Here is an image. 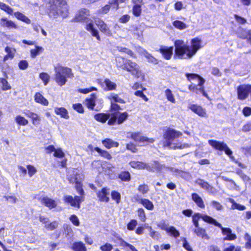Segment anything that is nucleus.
Listing matches in <instances>:
<instances>
[{
  "label": "nucleus",
  "mask_w": 251,
  "mask_h": 251,
  "mask_svg": "<svg viewBox=\"0 0 251 251\" xmlns=\"http://www.w3.org/2000/svg\"><path fill=\"white\" fill-rule=\"evenodd\" d=\"M191 45L186 44L182 40H176L174 44L175 47V59H182L186 55V58H192L202 48L201 40L199 37L192 38L190 41Z\"/></svg>",
  "instance_id": "f257e3e1"
},
{
  "label": "nucleus",
  "mask_w": 251,
  "mask_h": 251,
  "mask_svg": "<svg viewBox=\"0 0 251 251\" xmlns=\"http://www.w3.org/2000/svg\"><path fill=\"white\" fill-rule=\"evenodd\" d=\"M108 113H98L94 115L95 119L100 123L104 124L107 121L108 126L120 125L124 123L128 118L129 115L126 111L121 114H116L113 116V112L108 109Z\"/></svg>",
  "instance_id": "f03ea898"
},
{
  "label": "nucleus",
  "mask_w": 251,
  "mask_h": 251,
  "mask_svg": "<svg viewBox=\"0 0 251 251\" xmlns=\"http://www.w3.org/2000/svg\"><path fill=\"white\" fill-rule=\"evenodd\" d=\"M115 65L118 70L128 72L136 78H139L142 75L139 66L136 62L123 56L116 57Z\"/></svg>",
  "instance_id": "7ed1b4c3"
},
{
  "label": "nucleus",
  "mask_w": 251,
  "mask_h": 251,
  "mask_svg": "<svg viewBox=\"0 0 251 251\" xmlns=\"http://www.w3.org/2000/svg\"><path fill=\"white\" fill-rule=\"evenodd\" d=\"M54 80L60 86L64 85L67 81V78H72L74 74L72 70L67 67H63L59 64L54 68Z\"/></svg>",
  "instance_id": "20e7f679"
},
{
  "label": "nucleus",
  "mask_w": 251,
  "mask_h": 251,
  "mask_svg": "<svg viewBox=\"0 0 251 251\" xmlns=\"http://www.w3.org/2000/svg\"><path fill=\"white\" fill-rule=\"evenodd\" d=\"M108 99L110 102L109 108L113 112V116L116 114H121L122 112H120L121 110H122L121 107L116 102L124 104L126 102L125 100L121 98L118 94L115 93H111L108 97Z\"/></svg>",
  "instance_id": "39448f33"
},
{
  "label": "nucleus",
  "mask_w": 251,
  "mask_h": 251,
  "mask_svg": "<svg viewBox=\"0 0 251 251\" xmlns=\"http://www.w3.org/2000/svg\"><path fill=\"white\" fill-rule=\"evenodd\" d=\"M182 133L174 129L168 127L163 133V138L165 141L164 146L170 147L172 145L173 141L176 138L181 136Z\"/></svg>",
  "instance_id": "423d86ee"
},
{
  "label": "nucleus",
  "mask_w": 251,
  "mask_h": 251,
  "mask_svg": "<svg viewBox=\"0 0 251 251\" xmlns=\"http://www.w3.org/2000/svg\"><path fill=\"white\" fill-rule=\"evenodd\" d=\"M201 219L208 224L217 227L221 226V224L213 217L207 215H201L200 213H195L192 215V222L195 226H198V222Z\"/></svg>",
  "instance_id": "0eeeda50"
},
{
  "label": "nucleus",
  "mask_w": 251,
  "mask_h": 251,
  "mask_svg": "<svg viewBox=\"0 0 251 251\" xmlns=\"http://www.w3.org/2000/svg\"><path fill=\"white\" fill-rule=\"evenodd\" d=\"M209 144L215 150L221 151H224L225 153L230 157H232V151L226 143L215 140H208Z\"/></svg>",
  "instance_id": "6e6552de"
},
{
  "label": "nucleus",
  "mask_w": 251,
  "mask_h": 251,
  "mask_svg": "<svg viewBox=\"0 0 251 251\" xmlns=\"http://www.w3.org/2000/svg\"><path fill=\"white\" fill-rule=\"evenodd\" d=\"M90 15V11L87 8H80L75 14L71 22L84 23L89 20L88 17Z\"/></svg>",
  "instance_id": "1a4fd4ad"
},
{
  "label": "nucleus",
  "mask_w": 251,
  "mask_h": 251,
  "mask_svg": "<svg viewBox=\"0 0 251 251\" xmlns=\"http://www.w3.org/2000/svg\"><path fill=\"white\" fill-rule=\"evenodd\" d=\"M63 201L65 203L70 204L71 206L79 209L81 203L84 201L82 197L75 196L73 197L71 195H66L63 197Z\"/></svg>",
  "instance_id": "9d476101"
},
{
  "label": "nucleus",
  "mask_w": 251,
  "mask_h": 251,
  "mask_svg": "<svg viewBox=\"0 0 251 251\" xmlns=\"http://www.w3.org/2000/svg\"><path fill=\"white\" fill-rule=\"evenodd\" d=\"M132 201L142 204L148 210L151 211L154 209V205L151 201L148 199L140 198V196L138 194L133 196Z\"/></svg>",
  "instance_id": "9b49d317"
},
{
  "label": "nucleus",
  "mask_w": 251,
  "mask_h": 251,
  "mask_svg": "<svg viewBox=\"0 0 251 251\" xmlns=\"http://www.w3.org/2000/svg\"><path fill=\"white\" fill-rule=\"evenodd\" d=\"M237 37L242 40H247V41L251 43V29H247L246 28L239 27L236 32Z\"/></svg>",
  "instance_id": "f8f14e48"
},
{
  "label": "nucleus",
  "mask_w": 251,
  "mask_h": 251,
  "mask_svg": "<svg viewBox=\"0 0 251 251\" xmlns=\"http://www.w3.org/2000/svg\"><path fill=\"white\" fill-rule=\"evenodd\" d=\"M130 138L135 142L138 143H153L154 142V139L141 136L139 132H131Z\"/></svg>",
  "instance_id": "ddd939ff"
},
{
  "label": "nucleus",
  "mask_w": 251,
  "mask_h": 251,
  "mask_svg": "<svg viewBox=\"0 0 251 251\" xmlns=\"http://www.w3.org/2000/svg\"><path fill=\"white\" fill-rule=\"evenodd\" d=\"M173 47H167L161 46L158 51L162 54L163 57L166 60H170L173 55Z\"/></svg>",
  "instance_id": "4468645a"
},
{
  "label": "nucleus",
  "mask_w": 251,
  "mask_h": 251,
  "mask_svg": "<svg viewBox=\"0 0 251 251\" xmlns=\"http://www.w3.org/2000/svg\"><path fill=\"white\" fill-rule=\"evenodd\" d=\"M189 108L201 117L206 118L207 117L206 110L201 105L192 104L189 105Z\"/></svg>",
  "instance_id": "2eb2a0df"
},
{
  "label": "nucleus",
  "mask_w": 251,
  "mask_h": 251,
  "mask_svg": "<svg viewBox=\"0 0 251 251\" xmlns=\"http://www.w3.org/2000/svg\"><path fill=\"white\" fill-rule=\"evenodd\" d=\"M25 116L31 119L32 124L34 126H38L40 124L41 117L36 113L29 110H26L23 112Z\"/></svg>",
  "instance_id": "dca6fc26"
},
{
  "label": "nucleus",
  "mask_w": 251,
  "mask_h": 251,
  "mask_svg": "<svg viewBox=\"0 0 251 251\" xmlns=\"http://www.w3.org/2000/svg\"><path fill=\"white\" fill-rule=\"evenodd\" d=\"M188 89L196 94L201 93L205 97H207V94L204 90L203 85H199V82L197 85L192 83L188 86Z\"/></svg>",
  "instance_id": "f3484780"
},
{
  "label": "nucleus",
  "mask_w": 251,
  "mask_h": 251,
  "mask_svg": "<svg viewBox=\"0 0 251 251\" xmlns=\"http://www.w3.org/2000/svg\"><path fill=\"white\" fill-rule=\"evenodd\" d=\"M109 189L104 187L98 192L97 196L100 201L108 202L109 201Z\"/></svg>",
  "instance_id": "a211bd4d"
},
{
  "label": "nucleus",
  "mask_w": 251,
  "mask_h": 251,
  "mask_svg": "<svg viewBox=\"0 0 251 251\" xmlns=\"http://www.w3.org/2000/svg\"><path fill=\"white\" fill-rule=\"evenodd\" d=\"M88 148L92 151H96L101 157L104 159L110 160L112 158L111 154L106 150H102L98 147L93 148L92 145H89Z\"/></svg>",
  "instance_id": "6ab92c4d"
},
{
  "label": "nucleus",
  "mask_w": 251,
  "mask_h": 251,
  "mask_svg": "<svg viewBox=\"0 0 251 251\" xmlns=\"http://www.w3.org/2000/svg\"><path fill=\"white\" fill-rule=\"evenodd\" d=\"M53 3L55 5H58L61 7L62 9H58L57 14L64 17L68 13V9L66 6H63L66 5V2L65 0H52Z\"/></svg>",
  "instance_id": "aec40b11"
},
{
  "label": "nucleus",
  "mask_w": 251,
  "mask_h": 251,
  "mask_svg": "<svg viewBox=\"0 0 251 251\" xmlns=\"http://www.w3.org/2000/svg\"><path fill=\"white\" fill-rule=\"evenodd\" d=\"M96 25L99 28L101 32L107 36H111L112 32L107 25L102 20L98 21Z\"/></svg>",
  "instance_id": "412c9836"
},
{
  "label": "nucleus",
  "mask_w": 251,
  "mask_h": 251,
  "mask_svg": "<svg viewBox=\"0 0 251 251\" xmlns=\"http://www.w3.org/2000/svg\"><path fill=\"white\" fill-rule=\"evenodd\" d=\"M98 83L101 87H103L104 84H105L106 87L104 89L105 91L115 90L117 87L116 84L115 82L111 81L108 78H105L103 82H102L101 80H99Z\"/></svg>",
  "instance_id": "4be33fe9"
},
{
  "label": "nucleus",
  "mask_w": 251,
  "mask_h": 251,
  "mask_svg": "<svg viewBox=\"0 0 251 251\" xmlns=\"http://www.w3.org/2000/svg\"><path fill=\"white\" fill-rule=\"evenodd\" d=\"M0 25L2 27H6L8 29H17L18 25L12 21L8 20L5 17L1 18L0 19Z\"/></svg>",
  "instance_id": "5701e85b"
},
{
  "label": "nucleus",
  "mask_w": 251,
  "mask_h": 251,
  "mask_svg": "<svg viewBox=\"0 0 251 251\" xmlns=\"http://www.w3.org/2000/svg\"><path fill=\"white\" fill-rule=\"evenodd\" d=\"M41 203L50 209L55 208L57 206L56 201L48 197H44L40 200Z\"/></svg>",
  "instance_id": "b1692460"
},
{
  "label": "nucleus",
  "mask_w": 251,
  "mask_h": 251,
  "mask_svg": "<svg viewBox=\"0 0 251 251\" xmlns=\"http://www.w3.org/2000/svg\"><path fill=\"white\" fill-rule=\"evenodd\" d=\"M85 28L87 31L90 32L92 36L95 37L98 41H100L101 40L98 30L95 28L92 23H89L86 25Z\"/></svg>",
  "instance_id": "393cba45"
},
{
  "label": "nucleus",
  "mask_w": 251,
  "mask_h": 251,
  "mask_svg": "<svg viewBox=\"0 0 251 251\" xmlns=\"http://www.w3.org/2000/svg\"><path fill=\"white\" fill-rule=\"evenodd\" d=\"M185 76L189 81H191L195 79H198L199 85H203L205 83V79L197 74L186 73Z\"/></svg>",
  "instance_id": "a878e982"
},
{
  "label": "nucleus",
  "mask_w": 251,
  "mask_h": 251,
  "mask_svg": "<svg viewBox=\"0 0 251 251\" xmlns=\"http://www.w3.org/2000/svg\"><path fill=\"white\" fill-rule=\"evenodd\" d=\"M34 101L38 103L41 104L44 106H48L49 102L40 92H36L34 96Z\"/></svg>",
  "instance_id": "bb28decb"
},
{
  "label": "nucleus",
  "mask_w": 251,
  "mask_h": 251,
  "mask_svg": "<svg viewBox=\"0 0 251 251\" xmlns=\"http://www.w3.org/2000/svg\"><path fill=\"white\" fill-rule=\"evenodd\" d=\"M96 94L93 93L90 95L89 98L85 99L86 105L88 109L90 110H93L94 109L96 105Z\"/></svg>",
  "instance_id": "cd10ccee"
},
{
  "label": "nucleus",
  "mask_w": 251,
  "mask_h": 251,
  "mask_svg": "<svg viewBox=\"0 0 251 251\" xmlns=\"http://www.w3.org/2000/svg\"><path fill=\"white\" fill-rule=\"evenodd\" d=\"M196 183L200 185L202 189L207 191L211 192L213 189V187L212 185H211L208 182L202 179H197L196 180Z\"/></svg>",
  "instance_id": "c85d7f7f"
},
{
  "label": "nucleus",
  "mask_w": 251,
  "mask_h": 251,
  "mask_svg": "<svg viewBox=\"0 0 251 251\" xmlns=\"http://www.w3.org/2000/svg\"><path fill=\"white\" fill-rule=\"evenodd\" d=\"M101 143L103 146L107 149H110L113 147L117 148L119 146L118 142L114 141L110 138H105L102 140Z\"/></svg>",
  "instance_id": "c756f323"
},
{
  "label": "nucleus",
  "mask_w": 251,
  "mask_h": 251,
  "mask_svg": "<svg viewBox=\"0 0 251 251\" xmlns=\"http://www.w3.org/2000/svg\"><path fill=\"white\" fill-rule=\"evenodd\" d=\"M75 188L79 195V196H78L82 197V200L84 201L85 192L83 188V184L81 182L78 181L76 177L75 178Z\"/></svg>",
  "instance_id": "7c9ffc66"
},
{
  "label": "nucleus",
  "mask_w": 251,
  "mask_h": 251,
  "mask_svg": "<svg viewBox=\"0 0 251 251\" xmlns=\"http://www.w3.org/2000/svg\"><path fill=\"white\" fill-rule=\"evenodd\" d=\"M4 50L7 53V54L3 57V62L6 61L8 59H12L14 57L15 54L16 52L15 49H11V48L7 46L5 48Z\"/></svg>",
  "instance_id": "2f4dec72"
},
{
  "label": "nucleus",
  "mask_w": 251,
  "mask_h": 251,
  "mask_svg": "<svg viewBox=\"0 0 251 251\" xmlns=\"http://www.w3.org/2000/svg\"><path fill=\"white\" fill-rule=\"evenodd\" d=\"M54 112L56 115H59L62 118L65 119L69 118L68 111L64 107H55Z\"/></svg>",
  "instance_id": "473e14b6"
},
{
  "label": "nucleus",
  "mask_w": 251,
  "mask_h": 251,
  "mask_svg": "<svg viewBox=\"0 0 251 251\" xmlns=\"http://www.w3.org/2000/svg\"><path fill=\"white\" fill-rule=\"evenodd\" d=\"M192 199L198 207L201 208H205V205L202 198L198 194L192 193Z\"/></svg>",
  "instance_id": "72a5a7b5"
},
{
  "label": "nucleus",
  "mask_w": 251,
  "mask_h": 251,
  "mask_svg": "<svg viewBox=\"0 0 251 251\" xmlns=\"http://www.w3.org/2000/svg\"><path fill=\"white\" fill-rule=\"evenodd\" d=\"M71 249L74 251H87V249L85 245L82 242H74Z\"/></svg>",
  "instance_id": "f704fd0d"
},
{
  "label": "nucleus",
  "mask_w": 251,
  "mask_h": 251,
  "mask_svg": "<svg viewBox=\"0 0 251 251\" xmlns=\"http://www.w3.org/2000/svg\"><path fill=\"white\" fill-rule=\"evenodd\" d=\"M14 15L18 20L22 21L26 24H30L31 23V20L25 15L19 11L14 12Z\"/></svg>",
  "instance_id": "c9c22d12"
},
{
  "label": "nucleus",
  "mask_w": 251,
  "mask_h": 251,
  "mask_svg": "<svg viewBox=\"0 0 251 251\" xmlns=\"http://www.w3.org/2000/svg\"><path fill=\"white\" fill-rule=\"evenodd\" d=\"M165 168V165L161 164L158 161H154L149 171L154 172H160Z\"/></svg>",
  "instance_id": "e433bc0d"
},
{
  "label": "nucleus",
  "mask_w": 251,
  "mask_h": 251,
  "mask_svg": "<svg viewBox=\"0 0 251 251\" xmlns=\"http://www.w3.org/2000/svg\"><path fill=\"white\" fill-rule=\"evenodd\" d=\"M117 50L120 52L125 53L130 57L134 58H136V55L134 52L128 48L124 47L118 46L117 47Z\"/></svg>",
  "instance_id": "4c0bfd02"
},
{
  "label": "nucleus",
  "mask_w": 251,
  "mask_h": 251,
  "mask_svg": "<svg viewBox=\"0 0 251 251\" xmlns=\"http://www.w3.org/2000/svg\"><path fill=\"white\" fill-rule=\"evenodd\" d=\"M130 165L134 168H137L139 169H144L147 168V165L141 161H132L129 162Z\"/></svg>",
  "instance_id": "58836bf2"
},
{
  "label": "nucleus",
  "mask_w": 251,
  "mask_h": 251,
  "mask_svg": "<svg viewBox=\"0 0 251 251\" xmlns=\"http://www.w3.org/2000/svg\"><path fill=\"white\" fill-rule=\"evenodd\" d=\"M15 121L20 126H25L28 125L29 122L24 117L21 115H17L15 118Z\"/></svg>",
  "instance_id": "ea45409f"
},
{
  "label": "nucleus",
  "mask_w": 251,
  "mask_h": 251,
  "mask_svg": "<svg viewBox=\"0 0 251 251\" xmlns=\"http://www.w3.org/2000/svg\"><path fill=\"white\" fill-rule=\"evenodd\" d=\"M118 178L123 181L128 182L131 179V176L127 171H122L118 175Z\"/></svg>",
  "instance_id": "a19ab883"
},
{
  "label": "nucleus",
  "mask_w": 251,
  "mask_h": 251,
  "mask_svg": "<svg viewBox=\"0 0 251 251\" xmlns=\"http://www.w3.org/2000/svg\"><path fill=\"white\" fill-rule=\"evenodd\" d=\"M43 51L44 49L42 47L35 46L34 49H31L30 50V57L32 58H35Z\"/></svg>",
  "instance_id": "79ce46f5"
},
{
  "label": "nucleus",
  "mask_w": 251,
  "mask_h": 251,
  "mask_svg": "<svg viewBox=\"0 0 251 251\" xmlns=\"http://www.w3.org/2000/svg\"><path fill=\"white\" fill-rule=\"evenodd\" d=\"M142 5L141 4H133L132 8V12L133 15L135 17H139L142 14Z\"/></svg>",
  "instance_id": "37998d69"
},
{
  "label": "nucleus",
  "mask_w": 251,
  "mask_h": 251,
  "mask_svg": "<svg viewBox=\"0 0 251 251\" xmlns=\"http://www.w3.org/2000/svg\"><path fill=\"white\" fill-rule=\"evenodd\" d=\"M161 229L166 231L168 233H169L171 235H179V232L174 226H171L169 227L166 226H163Z\"/></svg>",
  "instance_id": "c03bdc74"
},
{
  "label": "nucleus",
  "mask_w": 251,
  "mask_h": 251,
  "mask_svg": "<svg viewBox=\"0 0 251 251\" xmlns=\"http://www.w3.org/2000/svg\"><path fill=\"white\" fill-rule=\"evenodd\" d=\"M0 83L1 84V89L3 91L9 90L11 89V85L4 78L0 77Z\"/></svg>",
  "instance_id": "a18cd8bd"
},
{
  "label": "nucleus",
  "mask_w": 251,
  "mask_h": 251,
  "mask_svg": "<svg viewBox=\"0 0 251 251\" xmlns=\"http://www.w3.org/2000/svg\"><path fill=\"white\" fill-rule=\"evenodd\" d=\"M172 24L175 28L179 30L184 29L187 27L185 23L179 20L174 21Z\"/></svg>",
  "instance_id": "49530a36"
},
{
  "label": "nucleus",
  "mask_w": 251,
  "mask_h": 251,
  "mask_svg": "<svg viewBox=\"0 0 251 251\" xmlns=\"http://www.w3.org/2000/svg\"><path fill=\"white\" fill-rule=\"evenodd\" d=\"M0 9L9 15H11L13 14V9L4 3L0 2Z\"/></svg>",
  "instance_id": "de8ad7c7"
},
{
  "label": "nucleus",
  "mask_w": 251,
  "mask_h": 251,
  "mask_svg": "<svg viewBox=\"0 0 251 251\" xmlns=\"http://www.w3.org/2000/svg\"><path fill=\"white\" fill-rule=\"evenodd\" d=\"M165 95L167 100L173 103L176 102V100L172 93V91L170 89H167L165 91Z\"/></svg>",
  "instance_id": "09e8293b"
},
{
  "label": "nucleus",
  "mask_w": 251,
  "mask_h": 251,
  "mask_svg": "<svg viewBox=\"0 0 251 251\" xmlns=\"http://www.w3.org/2000/svg\"><path fill=\"white\" fill-rule=\"evenodd\" d=\"M111 196L112 199L115 201L117 204L120 202L121 196L119 192L115 190L112 191Z\"/></svg>",
  "instance_id": "8fccbe9b"
},
{
  "label": "nucleus",
  "mask_w": 251,
  "mask_h": 251,
  "mask_svg": "<svg viewBox=\"0 0 251 251\" xmlns=\"http://www.w3.org/2000/svg\"><path fill=\"white\" fill-rule=\"evenodd\" d=\"M230 201L232 203L231 207L232 209H237L240 211H243L246 209V207L244 205L236 202L233 200H231Z\"/></svg>",
  "instance_id": "3c124183"
},
{
  "label": "nucleus",
  "mask_w": 251,
  "mask_h": 251,
  "mask_svg": "<svg viewBox=\"0 0 251 251\" xmlns=\"http://www.w3.org/2000/svg\"><path fill=\"white\" fill-rule=\"evenodd\" d=\"M58 226V222L54 221L50 223H47L45 225V227L48 230H53L56 229Z\"/></svg>",
  "instance_id": "603ef678"
},
{
  "label": "nucleus",
  "mask_w": 251,
  "mask_h": 251,
  "mask_svg": "<svg viewBox=\"0 0 251 251\" xmlns=\"http://www.w3.org/2000/svg\"><path fill=\"white\" fill-rule=\"evenodd\" d=\"M39 77L43 81L45 85H47L49 83L50 80V76L47 73H41L39 75Z\"/></svg>",
  "instance_id": "864d4df0"
},
{
  "label": "nucleus",
  "mask_w": 251,
  "mask_h": 251,
  "mask_svg": "<svg viewBox=\"0 0 251 251\" xmlns=\"http://www.w3.org/2000/svg\"><path fill=\"white\" fill-rule=\"evenodd\" d=\"M138 191L143 195L147 194L149 190V187L146 184H141L138 186Z\"/></svg>",
  "instance_id": "5fc2aeb1"
},
{
  "label": "nucleus",
  "mask_w": 251,
  "mask_h": 251,
  "mask_svg": "<svg viewBox=\"0 0 251 251\" xmlns=\"http://www.w3.org/2000/svg\"><path fill=\"white\" fill-rule=\"evenodd\" d=\"M126 149L132 153H136L138 151V149L135 144L132 142H129L126 144Z\"/></svg>",
  "instance_id": "6e6d98bb"
},
{
  "label": "nucleus",
  "mask_w": 251,
  "mask_h": 251,
  "mask_svg": "<svg viewBox=\"0 0 251 251\" xmlns=\"http://www.w3.org/2000/svg\"><path fill=\"white\" fill-rule=\"evenodd\" d=\"M26 168L27 170V173L29 177H32L37 172L36 169L32 165H26Z\"/></svg>",
  "instance_id": "4d7b16f0"
},
{
  "label": "nucleus",
  "mask_w": 251,
  "mask_h": 251,
  "mask_svg": "<svg viewBox=\"0 0 251 251\" xmlns=\"http://www.w3.org/2000/svg\"><path fill=\"white\" fill-rule=\"evenodd\" d=\"M53 156L57 158H62L65 157V153L61 148H58L55 149Z\"/></svg>",
  "instance_id": "13d9d810"
},
{
  "label": "nucleus",
  "mask_w": 251,
  "mask_h": 251,
  "mask_svg": "<svg viewBox=\"0 0 251 251\" xmlns=\"http://www.w3.org/2000/svg\"><path fill=\"white\" fill-rule=\"evenodd\" d=\"M138 216L142 222H145L146 219V216L145 212V210L142 208H138L137 210Z\"/></svg>",
  "instance_id": "bf43d9fd"
},
{
  "label": "nucleus",
  "mask_w": 251,
  "mask_h": 251,
  "mask_svg": "<svg viewBox=\"0 0 251 251\" xmlns=\"http://www.w3.org/2000/svg\"><path fill=\"white\" fill-rule=\"evenodd\" d=\"M146 90L145 88H142V91L138 90L134 92V95L137 96L142 98L145 101H148L149 99L147 96L143 93V91Z\"/></svg>",
  "instance_id": "052dcab7"
},
{
  "label": "nucleus",
  "mask_w": 251,
  "mask_h": 251,
  "mask_svg": "<svg viewBox=\"0 0 251 251\" xmlns=\"http://www.w3.org/2000/svg\"><path fill=\"white\" fill-rule=\"evenodd\" d=\"M18 67L20 70H25L28 67V63L26 60H20L18 63Z\"/></svg>",
  "instance_id": "680f3d73"
},
{
  "label": "nucleus",
  "mask_w": 251,
  "mask_h": 251,
  "mask_svg": "<svg viewBox=\"0 0 251 251\" xmlns=\"http://www.w3.org/2000/svg\"><path fill=\"white\" fill-rule=\"evenodd\" d=\"M70 221L72 223V224L75 226H79L80 225V222L77 217L75 215H72L69 218Z\"/></svg>",
  "instance_id": "e2e57ef3"
},
{
  "label": "nucleus",
  "mask_w": 251,
  "mask_h": 251,
  "mask_svg": "<svg viewBox=\"0 0 251 251\" xmlns=\"http://www.w3.org/2000/svg\"><path fill=\"white\" fill-rule=\"evenodd\" d=\"M73 107L74 109L78 113H83L84 112L83 106L81 103H78L74 104L73 105Z\"/></svg>",
  "instance_id": "0e129e2a"
},
{
  "label": "nucleus",
  "mask_w": 251,
  "mask_h": 251,
  "mask_svg": "<svg viewBox=\"0 0 251 251\" xmlns=\"http://www.w3.org/2000/svg\"><path fill=\"white\" fill-rule=\"evenodd\" d=\"M113 248L112 245L109 243H105L103 245L101 246L100 249L101 251H111Z\"/></svg>",
  "instance_id": "69168bd1"
},
{
  "label": "nucleus",
  "mask_w": 251,
  "mask_h": 251,
  "mask_svg": "<svg viewBox=\"0 0 251 251\" xmlns=\"http://www.w3.org/2000/svg\"><path fill=\"white\" fill-rule=\"evenodd\" d=\"M137 225V222L136 220H131L127 225V228L129 230H133Z\"/></svg>",
  "instance_id": "338daca9"
},
{
  "label": "nucleus",
  "mask_w": 251,
  "mask_h": 251,
  "mask_svg": "<svg viewBox=\"0 0 251 251\" xmlns=\"http://www.w3.org/2000/svg\"><path fill=\"white\" fill-rule=\"evenodd\" d=\"M234 18H235L236 21L239 24L244 25L247 23V20L245 18L239 16L238 15L234 14Z\"/></svg>",
  "instance_id": "774afa93"
}]
</instances>
